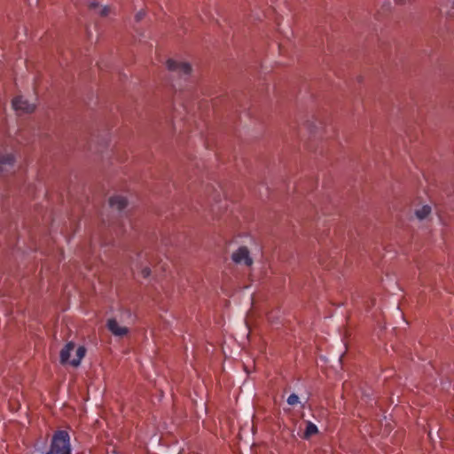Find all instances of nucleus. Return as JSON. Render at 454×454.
I'll return each instance as SVG.
<instances>
[{"label":"nucleus","instance_id":"f03ea898","mask_svg":"<svg viewBox=\"0 0 454 454\" xmlns=\"http://www.w3.org/2000/svg\"><path fill=\"white\" fill-rule=\"evenodd\" d=\"M167 67L170 72L176 73L184 77L188 76L192 71L190 64L178 62L174 59H168L167 61Z\"/></svg>","mask_w":454,"mask_h":454},{"label":"nucleus","instance_id":"9b49d317","mask_svg":"<svg viewBox=\"0 0 454 454\" xmlns=\"http://www.w3.org/2000/svg\"><path fill=\"white\" fill-rule=\"evenodd\" d=\"M318 432L317 427L311 421L306 422V429L304 432V438L309 439L310 436L316 434Z\"/></svg>","mask_w":454,"mask_h":454},{"label":"nucleus","instance_id":"a211bd4d","mask_svg":"<svg viewBox=\"0 0 454 454\" xmlns=\"http://www.w3.org/2000/svg\"><path fill=\"white\" fill-rule=\"evenodd\" d=\"M390 4V2H387V4H384L383 7L386 8L387 10L388 9V6Z\"/></svg>","mask_w":454,"mask_h":454},{"label":"nucleus","instance_id":"6ab92c4d","mask_svg":"<svg viewBox=\"0 0 454 454\" xmlns=\"http://www.w3.org/2000/svg\"><path fill=\"white\" fill-rule=\"evenodd\" d=\"M395 2L398 3V4H403V3L405 2V0H395Z\"/></svg>","mask_w":454,"mask_h":454},{"label":"nucleus","instance_id":"6e6552de","mask_svg":"<svg viewBox=\"0 0 454 454\" xmlns=\"http://www.w3.org/2000/svg\"><path fill=\"white\" fill-rule=\"evenodd\" d=\"M74 349V344L68 342L60 351V362L61 364H70L71 352Z\"/></svg>","mask_w":454,"mask_h":454},{"label":"nucleus","instance_id":"7ed1b4c3","mask_svg":"<svg viewBox=\"0 0 454 454\" xmlns=\"http://www.w3.org/2000/svg\"><path fill=\"white\" fill-rule=\"evenodd\" d=\"M12 107L15 111L28 114L35 110V104L29 103L22 97H17L12 100Z\"/></svg>","mask_w":454,"mask_h":454},{"label":"nucleus","instance_id":"f257e3e1","mask_svg":"<svg viewBox=\"0 0 454 454\" xmlns=\"http://www.w3.org/2000/svg\"><path fill=\"white\" fill-rule=\"evenodd\" d=\"M46 454H71L69 434L65 430L56 431L52 435L50 450Z\"/></svg>","mask_w":454,"mask_h":454},{"label":"nucleus","instance_id":"f3484780","mask_svg":"<svg viewBox=\"0 0 454 454\" xmlns=\"http://www.w3.org/2000/svg\"><path fill=\"white\" fill-rule=\"evenodd\" d=\"M88 5L90 10H94L98 6V4L93 0V1H90Z\"/></svg>","mask_w":454,"mask_h":454},{"label":"nucleus","instance_id":"1a4fd4ad","mask_svg":"<svg viewBox=\"0 0 454 454\" xmlns=\"http://www.w3.org/2000/svg\"><path fill=\"white\" fill-rule=\"evenodd\" d=\"M110 207L118 210H122L127 206V200L122 196H113L109 200Z\"/></svg>","mask_w":454,"mask_h":454},{"label":"nucleus","instance_id":"39448f33","mask_svg":"<svg viewBox=\"0 0 454 454\" xmlns=\"http://www.w3.org/2000/svg\"><path fill=\"white\" fill-rule=\"evenodd\" d=\"M107 327L109 331L115 336L122 337L128 333V328L119 325L118 322L111 318L107 321Z\"/></svg>","mask_w":454,"mask_h":454},{"label":"nucleus","instance_id":"9d476101","mask_svg":"<svg viewBox=\"0 0 454 454\" xmlns=\"http://www.w3.org/2000/svg\"><path fill=\"white\" fill-rule=\"evenodd\" d=\"M86 350L83 347H79L76 349V357L70 361V364L76 367L81 364V360L85 356Z\"/></svg>","mask_w":454,"mask_h":454},{"label":"nucleus","instance_id":"0eeeda50","mask_svg":"<svg viewBox=\"0 0 454 454\" xmlns=\"http://www.w3.org/2000/svg\"><path fill=\"white\" fill-rule=\"evenodd\" d=\"M13 163L14 157L12 154H4L0 152V173L7 171L12 167Z\"/></svg>","mask_w":454,"mask_h":454},{"label":"nucleus","instance_id":"423d86ee","mask_svg":"<svg viewBox=\"0 0 454 454\" xmlns=\"http://www.w3.org/2000/svg\"><path fill=\"white\" fill-rule=\"evenodd\" d=\"M438 9L442 14L446 16H452L454 12H451L454 9V0H437Z\"/></svg>","mask_w":454,"mask_h":454},{"label":"nucleus","instance_id":"dca6fc26","mask_svg":"<svg viewBox=\"0 0 454 454\" xmlns=\"http://www.w3.org/2000/svg\"><path fill=\"white\" fill-rule=\"evenodd\" d=\"M145 15V12L144 11H139L137 14H136V20L137 21H140Z\"/></svg>","mask_w":454,"mask_h":454},{"label":"nucleus","instance_id":"ddd939ff","mask_svg":"<svg viewBox=\"0 0 454 454\" xmlns=\"http://www.w3.org/2000/svg\"><path fill=\"white\" fill-rule=\"evenodd\" d=\"M287 403L289 405H295L299 403V396L296 395V394H291L287 400H286Z\"/></svg>","mask_w":454,"mask_h":454},{"label":"nucleus","instance_id":"20e7f679","mask_svg":"<svg viewBox=\"0 0 454 454\" xmlns=\"http://www.w3.org/2000/svg\"><path fill=\"white\" fill-rule=\"evenodd\" d=\"M232 260L237 263H244L247 266H250L253 263V260L249 255V251L246 247H241L233 253Z\"/></svg>","mask_w":454,"mask_h":454},{"label":"nucleus","instance_id":"f8f14e48","mask_svg":"<svg viewBox=\"0 0 454 454\" xmlns=\"http://www.w3.org/2000/svg\"><path fill=\"white\" fill-rule=\"evenodd\" d=\"M431 212V207L429 206H423L421 208L417 209L415 212L416 216L419 220L425 219Z\"/></svg>","mask_w":454,"mask_h":454},{"label":"nucleus","instance_id":"2eb2a0df","mask_svg":"<svg viewBox=\"0 0 454 454\" xmlns=\"http://www.w3.org/2000/svg\"><path fill=\"white\" fill-rule=\"evenodd\" d=\"M141 274L143 278H148L151 274V270L148 267H145L142 270Z\"/></svg>","mask_w":454,"mask_h":454},{"label":"nucleus","instance_id":"4468645a","mask_svg":"<svg viewBox=\"0 0 454 454\" xmlns=\"http://www.w3.org/2000/svg\"><path fill=\"white\" fill-rule=\"evenodd\" d=\"M110 12V8L108 6H104L103 8L100 9V15L103 16V17H106L109 14Z\"/></svg>","mask_w":454,"mask_h":454}]
</instances>
